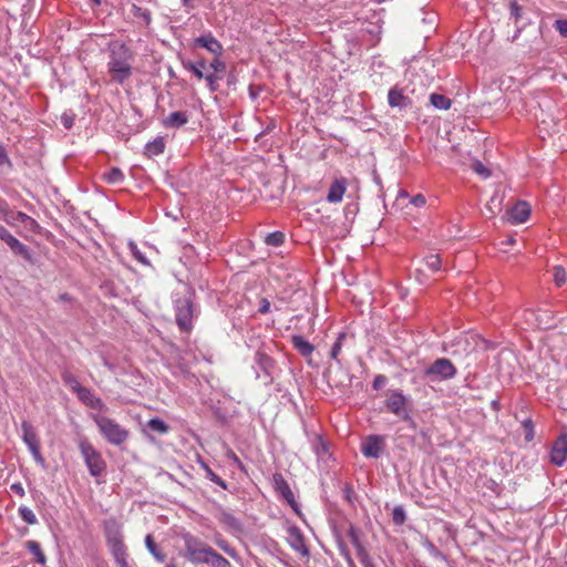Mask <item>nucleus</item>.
<instances>
[{"label":"nucleus","mask_w":567,"mask_h":567,"mask_svg":"<svg viewBox=\"0 0 567 567\" xmlns=\"http://www.w3.org/2000/svg\"><path fill=\"white\" fill-rule=\"evenodd\" d=\"M109 52L107 68L111 79L118 84H123L132 75L134 54L128 47L121 42L111 43Z\"/></svg>","instance_id":"1"},{"label":"nucleus","mask_w":567,"mask_h":567,"mask_svg":"<svg viewBox=\"0 0 567 567\" xmlns=\"http://www.w3.org/2000/svg\"><path fill=\"white\" fill-rule=\"evenodd\" d=\"M195 292L187 289L185 293L174 296V309L176 323L181 331L190 332L194 318L197 316V309L194 302Z\"/></svg>","instance_id":"2"},{"label":"nucleus","mask_w":567,"mask_h":567,"mask_svg":"<svg viewBox=\"0 0 567 567\" xmlns=\"http://www.w3.org/2000/svg\"><path fill=\"white\" fill-rule=\"evenodd\" d=\"M93 420L102 436L112 445L120 446L125 443L130 436L128 430L123 427L115 420L96 414Z\"/></svg>","instance_id":"3"},{"label":"nucleus","mask_w":567,"mask_h":567,"mask_svg":"<svg viewBox=\"0 0 567 567\" xmlns=\"http://www.w3.org/2000/svg\"><path fill=\"white\" fill-rule=\"evenodd\" d=\"M102 528L111 555L127 550L124 543L123 525L115 517L104 519Z\"/></svg>","instance_id":"4"},{"label":"nucleus","mask_w":567,"mask_h":567,"mask_svg":"<svg viewBox=\"0 0 567 567\" xmlns=\"http://www.w3.org/2000/svg\"><path fill=\"white\" fill-rule=\"evenodd\" d=\"M385 410L400 420H410L411 400L400 389H389L385 392Z\"/></svg>","instance_id":"5"},{"label":"nucleus","mask_w":567,"mask_h":567,"mask_svg":"<svg viewBox=\"0 0 567 567\" xmlns=\"http://www.w3.org/2000/svg\"><path fill=\"white\" fill-rule=\"evenodd\" d=\"M185 557L194 565L208 564L214 551L208 544L187 534L184 537Z\"/></svg>","instance_id":"6"},{"label":"nucleus","mask_w":567,"mask_h":567,"mask_svg":"<svg viewBox=\"0 0 567 567\" xmlns=\"http://www.w3.org/2000/svg\"><path fill=\"white\" fill-rule=\"evenodd\" d=\"M79 449L90 474L94 477L101 476L106 470L101 453L87 440H81Z\"/></svg>","instance_id":"7"},{"label":"nucleus","mask_w":567,"mask_h":567,"mask_svg":"<svg viewBox=\"0 0 567 567\" xmlns=\"http://www.w3.org/2000/svg\"><path fill=\"white\" fill-rule=\"evenodd\" d=\"M455 374L456 368L446 358L436 359L424 370V375L431 381L449 380L454 378Z\"/></svg>","instance_id":"8"},{"label":"nucleus","mask_w":567,"mask_h":567,"mask_svg":"<svg viewBox=\"0 0 567 567\" xmlns=\"http://www.w3.org/2000/svg\"><path fill=\"white\" fill-rule=\"evenodd\" d=\"M272 486L276 493H278L290 505L293 512L300 514L299 505L295 495L281 473H275L272 475Z\"/></svg>","instance_id":"9"},{"label":"nucleus","mask_w":567,"mask_h":567,"mask_svg":"<svg viewBox=\"0 0 567 567\" xmlns=\"http://www.w3.org/2000/svg\"><path fill=\"white\" fill-rule=\"evenodd\" d=\"M22 440L29 447L31 454L37 461L43 462V457L40 452V442L35 429L28 421L21 423Z\"/></svg>","instance_id":"10"},{"label":"nucleus","mask_w":567,"mask_h":567,"mask_svg":"<svg viewBox=\"0 0 567 567\" xmlns=\"http://www.w3.org/2000/svg\"><path fill=\"white\" fill-rule=\"evenodd\" d=\"M549 460L556 466H561L567 460V433H561L549 452Z\"/></svg>","instance_id":"11"},{"label":"nucleus","mask_w":567,"mask_h":567,"mask_svg":"<svg viewBox=\"0 0 567 567\" xmlns=\"http://www.w3.org/2000/svg\"><path fill=\"white\" fill-rule=\"evenodd\" d=\"M384 447V439L380 435H369L361 444V452L365 457H380Z\"/></svg>","instance_id":"12"},{"label":"nucleus","mask_w":567,"mask_h":567,"mask_svg":"<svg viewBox=\"0 0 567 567\" xmlns=\"http://www.w3.org/2000/svg\"><path fill=\"white\" fill-rule=\"evenodd\" d=\"M287 542L290 547L302 556H309L305 536L299 527L292 525L287 528Z\"/></svg>","instance_id":"13"},{"label":"nucleus","mask_w":567,"mask_h":567,"mask_svg":"<svg viewBox=\"0 0 567 567\" xmlns=\"http://www.w3.org/2000/svg\"><path fill=\"white\" fill-rule=\"evenodd\" d=\"M0 239L3 240L14 252L23 257L24 259H30L29 248L20 243L16 237H13L10 231L2 225H0Z\"/></svg>","instance_id":"14"},{"label":"nucleus","mask_w":567,"mask_h":567,"mask_svg":"<svg viewBox=\"0 0 567 567\" xmlns=\"http://www.w3.org/2000/svg\"><path fill=\"white\" fill-rule=\"evenodd\" d=\"M509 220L513 224L525 223L530 215V206L527 202H517L509 210Z\"/></svg>","instance_id":"15"},{"label":"nucleus","mask_w":567,"mask_h":567,"mask_svg":"<svg viewBox=\"0 0 567 567\" xmlns=\"http://www.w3.org/2000/svg\"><path fill=\"white\" fill-rule=\"evenodd\" d=\"M194 43L195 47L204 48L215 56H220L223 53V45L212 35V33L195 39Z\"/></svg>","instance_id":"16"},{"label":"nucleus","mask_w":567,"mask_h":567,"mask_svg":"<svg viewBox=\"0 0 567 567\" xmlns=\"http://www.w3.org/2000/svg\"><path fill=\"white\" fill-rule=\"evenodd\" d=\"M346 189H347V179L346 178H337L334 179V182L331 184L330 188H329V192H328V195H327V200L329 203H340L343 198V195L346 193Z\"/></svg>","instance_id":"17"},{"label":"nucleus","mask_w":567,"mask_h":567,"mask_svg":"<svg viewBox=\"0 0 567 567\" xmlns=\"http://www.w3.org/2000/svg\"><path fill=\"white\" fill-rule=\"evenodd\" d=\"M388 102L391 107H398L400 110L410 107L412 102L409 96L404 95L401 90L393 87L389 91Z\"/></svg>","instance_id":"18"},{"label":"nucleus","mask_w":567,"mask_h":567,"mask_svg":"<svg viewBox=\"0 0 567 567\" xmlns=\"http://www.w3.org/2000/svg\"><path fill=\"white\" fill-rule=\"evenodd\" d=\"M76 395L80 401H82L84 404H86L91 409L103 410L105 408L104 402L100 398H96L93 394V392L87 388L83 386L82 389H80V391L76 393Z\"/></svg>","instance_id":"19"},{"label":"nucleus","mask_w":567,"mask_h":567,"mask_svg":"<svg viewBox=\"0 0 567 567\" xmlns=\"http://www.w3.org/2000/svg\"><path fill=\"white\" fill-rule=\"evenodd\" d=\"M255 362L259 367V369L265 373L268 379L266 383L272 382V370L275 368L274 360L265 353L257 352L255 355Z\"/></svg>","instance_id":"20"},{"label":"nucleus","mask_w":567,"mask_h":567,"mask_svg":"<svg viewBox=\"0 0 567 567\" xmlns=\"http://www.w3.org/2000/svg\"><path fill=\"white\" fill-rule=\"evenodd\" d=\"M216 517H217L218 522L221 525H224L226 528L236 530V532L241 530L240 520L237 517H235V515L229 513L228 511H226L224 508H219Z\"/></svg>","instance_id":"21"},{"label":"nucleus","mask_w":567,"mask_h":567,"mask_svg":"<svg viewBox=\"0 0 567 567\" xmlns=\"http://www.w3.org/2000/svg\"><path fill=\"white\" fill-rule=\"evenodd\" d=\"M347 535H348L351 544L355 547L357 555H358L359 559L367 560L368 550L361 543L360 530L357 527H354L353 525H350V527L347 532Z\"/></svg>","instance_id":"22"},{"label":"nucleus","mask_w":567,"mask_h":567,"mask_svg":"<svg viewBox=\"0 0 567 567\" xmlns=\"http://www.w3.org/2000/svg\"><path fill=\"white\" fill-rule=\"evenodd\" d=\"M188 122V116L186 112L177 111L171 113L167 117H165L162 122V124L165 127H181L185 125Z\"/></svg>","instance_id":"23"},{"label":"nucleus","mask_w":567,"mask_h":567,"mask_svg":"<svg viewBox=\"0 0 567 567\" xmlns=\"http://www.w3.org/2000/svg\"><path fill=\"white\" fill-rule=\"evenodd\" d=\"M145 546L151 555L158 561L164 563L166 560V555L155 543L152 534H147L145 537Z\"/></svg>","instance_id":"24"},{"label":"nucleus","mask_w":567,"mask_h":567,"mask_svg":"<svg viewBox=\"0 0 567 567\" xmlns=\"http://www.w3.org/2000/svg\"><path fill=\"white\" fill-rule=\"evenodd\" d=\"M291 342L295 349L303 357L310 355L315 350L313 346L301 336H292Z\"/></svg>","instance_id":"25"},{"label":"nucleus","mask_w":567,"mask_h":567,"mask_svg":"<svg viewBox=\"0 0 567 567\" xmlns=\"http://www.w3.org/2000/svg\"><path fill=\"white\" fill-rule=\"evenodd\" d=\"M183 66L185 70L192 72L197 79H204V70L206 69V62L204 60H199L198 62L192 61H183Z\"/></svg>","instance_id":"26"},{"label":"nucleus","mask_w":567,"mask_h":567,"mask_svg":"<svg viewBox=\"0 0 567 567\" xmlns=\"http://www.w3.org/2000/svg\"><path fill=\"white\" fill-rule=\"evenodd\" d=\"M164 150H165V143H164L163 137H157L154 141L148 142L146 144L145 154L151 157V156L162 154L164 152Z\"/></svg>","instance_id":"27"},{"label":"nucleus","mask_w":567,"mask_h":567,"mask_svg":"<svg viewBox=\"0 0 567 567\" xmlns=\"http://www.w3.org/2000/svg\"><path fill=\"white\" fill-rule=\"evenodd\" d=\"M25 547L34 556V560L39 564L44 565L47 561L45 555L40 546V544L35 540H28L25 543Z\"/></svg>","instance_id":"28"},{"label":"nucleus","mask_w":567,"mask_h":567,"mask_svg":"<svg viewBox=\"0 0 567 567\" xmlns=\"http://www.w3.org/2000/svg\"><path fill=\"white\" fill-rule=\"evenodd\" d=\"M430 102L437 110H449L452 104L449 97L439 93H432L430 95Z\"/></svg>","instance_id":"29"},{"label":"nucleus","mask_w":567,"mask_h":567,"mask_svg":"<svg viewBox=\"0 0 567 567\" xmlns=\"http://www.w3.org/2000/svg\"><path fill=\"white\" fill-rule=\"evenodd\" d=\"M202 467L204 468L206 473V477L212 481L213 483L220 486L223 489L228 488V484L226 481H224L220 476H218L206 463H202Z\"/></svg>","instance_id":"30"},{"label":"nucleus","mask_w":567,"mask_h":567,"mask_svg":"<svg viewBox=\"0 0 567 567\" xmlns=\"http://www.w3.org/2000/svg\"><path fill=\"white\" fill-rule=\"evenodd\" d=\"M147 427L156 433L165 434L168 432L169 426L161 419L153 417L147 422Z\"/></svg>","instance_id":"31"},{"label":"nucleus","mask_w":567,"mask_h":567,"mask_svg":"<svg viewBox=\"0 0 567 567\" xmlns=\"http://www.w3.org/2000/svg\"><path fill=\"white\" fill-rule=\"evenodd\" d=\"M62 380L66 386H69L74 393H78L83 386L80 384L75 375L70 372L62 374Z\"/></svg>","instance_id":"32"},{"label":"nucleus","mask_w":567,"mask_h":567,"mask_svg":"<svg viewBox=\"0 0 567 567\" xmlns=\"http://www.w3.org/2000/svg\"><path fill=\"white\" fill-rule=\"evenodd\" d=\"M284 241H285V235L281 231L269 233L265 237V243L268 246H272V247H279L284 244Z\"/></svg>","instance_id":"33"},{"label":"nucleus","mask_w":567,"mask_h":567,"mask_svg":"<svg viewBox=\"0 0 567 567\" xmlns=\"http://www.w3.org/2000/svg\"><path fill=\"white\" fill-rule=\"evenodd\" d=\"M210 567H231V564L218 554L215 549L209 558L208 564Z\"/></svg>","instance_id":"34"},{"label":"nucleus","mask_w":567,"mask_h":567,"mask_svg":"<svg viewBox=\"0 0 567 567\" xmlns=\"http://www.w3.org/2000/svg\"><path fill=\"white\" fill-rule=\"evenodd\" d=\"M105 179L107 183L110 184H121L123 181H124V174L123 172L117 168V167H113L106 175H105Z\"/></svg>","instance_id":"35"},{"label":"nucleus","mask_w":567,"mask_h":567,"mask_svg":"<svg viewBox=\"0 0 567 567\" xmlns=\"http://www.w3.org/2000/svg\"><path fill=\"white\" fill-rule=\"evenodd\" d=\"M19 515L21 519L30 525H34L38 523L37 516L33 511L27 506H21L19 508Z\"/></svg>","instance_id":"36"},{"label":"nucleus","mask_w":567,"mask_h":567,"mask_svg":"<svg viewBox=\"0 0 567 567\" xmlns=\"http://www.w3.org/2000/svg\"><path fill=\"white\" fill-rule=\"evenodd\" d=\"M128 249L131 251V254L133 255V257L138 261L141 262L142 265L144 266H147V267H151V264L150 261L147 260V258L142 254V251L138 249L137 245L133 241H130L128 243Z\"/></svg>","instance_id":"37"},{"label":"nucleus","mask_w":567,"mask_h":567,"mask_svg":"<svg viewBox=\"0 0 567 567\" xmlns=\"http://www.w3.org/2000/svg\"><path fill=\"white\" fill-rule=\"evenodd\" d=\"M338 549L340 551V555L344 558L348 567H357L353 558L351 557L348 546L342 540L338 542Z\"/></svg>","instance_id":"38"},{"label":"nucleus","mask_w":567,"mask_h":567,"mask_svg":"<svg viewBox=\"0 0 567 567\" xmlns=\"http://www.w3.org/2000/svg\"><path fill=\"white\" fill-rule=\"evenodd\" d=\"M112 556H113L114 561L117 567H132V565L128 561V558H130L128 549L123 550V551L112 555Z\"/></svg>","instance_id":"39"},{"label":"nucleus","mask_w":567,"mask_h":567,"mask_svg":"<svg viewBox=\"0 0 567 567\" xmlns=\"http://www.w3.org/2000/svg\"><path fill=\"white\" fill-rule=\"evenodd\" d=\"M424 547L432 557L446 561V556L432 542L426 540Z\"/></svg>","instance_id":"40"},{"label":"nucleus","mask_w":567,"mask_h":567,"mask_svg":"<svg viewBox=\"0 0 567 567\" xmlns=\"http://www.w3.org/2000/svg\"><path fill=\"white\" fill-rule=\"evenodd\" d=\"M425 265L433 272L439 271L440 267H441L440 256L439 255H430V256H427L425 258Z\"/></svg>","instance_id":"41"},{"label":"nucleus","mask_w":567,"mask_h":567,"mask_svg":"<svg viewBox=\"0 0 567 567\" xmlns=\"http://www.w3.org/2000/svg\"><path fill=\"white\" fill-rule=\"evenodd\" d=\"M392 519L395 525L404 524V522L406 519V515H405L403 507H401V506L394 507V509L392 512Z\"/></svg>","instance_id":"42"},{"label":"nucleus","mask_w":567,"mask_h":567,"mask_svg":"<svg viewBox=\"0 0 567 567\" xmlns=\"http://www.w3.org/2000/svg\"><path fill=\"white\" fill-rule=\"evenodd\" d=\"M553 276L555 284H565L567 280V274L565 268L561 266H555L553 269Z\"/></svg>","instance_id":"43"},{"label":"nucleus","mask_w":567,"mask_h":567,"mask_svg":"<svg viewBox=\"0 0 567 567\" xmlns=\"http://www.w3.org/2000/svg\"><path fill=\"white\" fill-rule=\"evenodd\" d=\"M509 12L511 17L515 19V22L517 23L518 20L522 18L523 8L518 4L516 0H512L509 2Z\"/></svg>","instance_id":"44"},{"label":"nucleus","mask_w":567,"mask_h":567,"mask_svg":"<svg viewBox=\"0 0 567 567\" xmlns=\"http://www.w3.org/2000/svg\"><path fill=\"white\" fill-rule=\"evenodd\" d=\"M346 338V334L344 333H340L338 339L336 340V342L333 343L332 348H331V352H330V357L334 360H338V355L341 351V348H342V341L343 339Z\"/></svg>","instance_id":"45"},{"label":"nucleus","mask_w":567,"mask_h":567,"mask_svg":"<svg viewBox=\"0 0 567 567\" xmlns=\"http://www.w3.org/2000/svg\"><path fill=\"white\" fill-rule=\"evenodd\" d=\"M501 202H502V197H498L497 194H495L491 198V200L487 203L485 208H486V210H488L491 216H494L496 214L495 208L499 209Z\"/></svg>","instance_id":"46"},{"label":"nucleus","mask_w":567,"mask_h":567,"mask_svg":"<svg viewBox=\"0 0 567 567\" xmlns=\"http://www.w3.org/2000/svg\"><path fill=\"white\" fill-rule=\"evenodd\" d=\"M209 68L213 69V74L216 75L226 71V64L219 59V56H215V59L210 62Z\"/></svg>","instance_id":"47"},{"label":"nucleus","mask_w":567,"mask_h":567,"mask_svg":"<svg viewBox=\"0 0 567 567\" xmlns=\"http://www.w3.org/2000/svg\"><path fill=\"white\" fill-rule=\"evenodd\" d=\"M525 440L530 442L534 439V424L530 419L523 421Z\"/></svg>","instance_id":"48"},{"label":"nucleus","mask_w":567,"mask_h":567,"mask_svg":"<svg viewBox=\"0 0 567 567\" xmlns=\"http://www.w3.org/2000/svg\"><path fill=\"white\" fill-rule=\"evenodd\" d=\"M472 168L475 173L483 176L484 178L489 177L491 172L486 168L480 161H474L472 164Z\"/></svg>","instance_id":"49"},{"label":"nucleus","mask_w":567,"mask_h":567,"mask_svg":"<svg viewBox=\"0 0 567 567\" xmlns=\"http://www.w3.org/2000/svg\"><path fill=\"white\" fill-rule=\"evenodd\" d=\"M216 544L227 555H229L230 557H236L235 548L231 547L227 540H225V539H217Z\"/></svg>","instance_id":"50"},{"label":"nucleus","mask_w":567,"mask_h":567,"mask_svg":"<svg viewBox=\"0 0 567 567\" xmlns=\"http://www.w3.org/2000/svg\"><path fill=\"white\" fill-rule=\"evenodd\" d=\"M204 79L206 80L207 85H208L210 92L217 91V89H218L217 82L220 79L218 75H216V74H206L204 76Z\"/></svg>","instance_id":"51"},{"label":"nucleus","mask_w":567,"mask_h":567,"mask_svg":"<svg viewBox=\"0 0 567 567\" xmlns=\"http://www.w3.org/2000/svg\"><path fill=\"white\" fill-rule=\"evenodd\" d=\"M386 383H388V378L383 374H378L373 380L372 386L374 390H381L382 388L385 386Z\"/></svg>","instance_id":"52"},{"label":"nucleus","mask_w":567,"mask_h":567,"mask_svg":"<svg viewBox=\"0 0 567 567\" xmlns=\"http://www.w3.org/2000/svg\"><path fill=\"white\" fill-rule=\"evenodd\" d=\"M556 30L563 35L567 38V20L560 19L555 22Z\"/></svg>","instance_id":"53"},{"label":"nucleus","mask_w":567,"mask_h":567,"mask_svg":"<svg viewBox=\"0 0 567 567\" xmlns=\"http://www.w3.org/2000/svg\"><path fill=\"white\" fill-rule=\"evenodd\" d=\"M226 456H227L228 460H230L239 468H244L243 462L240 461V458L236 455V453L233 450L228 449L227 453H226Z\"/></svg>","instance_id":"54"},{"label":"nucleus","mask_w":567,"mask_h":567,"mask_svg":"<svg viewBox=\"0 0 567 567\" xmlns=\"http://www.w3.org/2000/svg\"><path fill=\"white\" fill-rule=\"evenodd\" d=\"M61 122L63 124V126L65 128H71L74 124V116L73 115H70V114H66L64 113L62 116H61Z\"/></svg>","instance_id":"55"},{"label":"nucleus","mask_w":567,"mask_h":567,"mask_svg":"<svg viewBox=\"0 0 567 567\" xmlns=\"http://www.w3.org/2000/svg\"><path fill=\"white\" fill-rule=\"evenodd\" d=\"M134 10H135V12H134L135 16L143 18L146 21V23L151 22V14L147 10H142L141 8H138L136 6H134Z\"/></svg>","instance_id":"56"},{"label":"nucleus","mask_w":567,"mask_h":567,"mask_svg":"<svg viewBox=\"0 0 567 567\" xmlns=\"http://www.w3.org/2000/svg\"><path fill=\"white\" fill-rule=\"evenodd\" d=\"M258 311L262 315L268 313L270 311V302L267 298L260 299Z\"/></svg>","instance_id":"57"},{"label":"nucleus","mask_w":567,"mask_h":567,"mask_svg":"<svg viewBox=\"0 0 567 567\" xmlns=\"http://www.w3.org/2000/svg\"><path fill=\"white\" fill-rule=\"evenodd\" d=\"M14 219L20 223H25V221H30L31 224L35 223L34 219H32L30 216H28L27 214H24L22 212H18Z\"/></svg>","instance_id":"58"},{"label":"nucleus","mask_w":567,"mask_h":567,"mask_svg":"<svg viewBox=\"0 0 567 567\" xmlns=\"http://www.w3.org/2000/svg\"><path fill=\"white\" fill-rule=\"evenodd\" d=\"M425 202V197L422 194H417L411 198V204L417 207L423 206Z\"/></svg>","instance_id":"59"},{"label":"nucleus","mask_w":567,"mask_h":567,"mask_svg":"<svg viewBox=\"0 0 567 567\" xmlns=\"http://www.w3.org/2000/svg\"><path fill=\"white\" fill-rule=\"evenodd\" d=\"M3 164H8V166L11 165L4 148L0 146V165Z\"/></svg>","instance_id":"60"},{"label":"nucleus","mask_w":567,"mask_h":567,"mask_svg":"<svg viewBox=\"0 0 567 567\" xmlns=\"http://www.w3.org/2000/svg\"><path fill=\"white\" fill-rule=\"evenodd\" d=\"M276 270H277V268L275 270H272L271 272H272L275 279L278 281L288 280V279H291V277H292L291 274H286L285 271H282L285 276H280V275L276 274Z\"/></svg>","instance_id":"61"},{"label":"nucleus","mask_w":567,"mask_h":567,"mask_svg":"<svg viewBox=\"0 0 567 567\" xmlns=\"http://www.w3.org/2000/svg\"><path fill=\"white\" fill-rule=\"evenodd\" d=\"M11 489H12L13 492H16L17 494H19L20 496H23V495H24V489H23V487L21 486V484H19V483H18V484H12V485H11Z\"/></svg>","instance_id":"62"},{"label":"nucleus","mask_w":567,"mask_h":567,"mask_svg":"<svg viewBox=\"0 0 567 567\" xmlns=\"http://www.w3.org/2000/svg\"><path fill=\"white\" fill-rule=\"evenodd\" d=\"M360 561L363 567H374V564H373L369 553H367V560L360 559Z\"/></svg>","instance_id":"63"},{"label":"nucleus","mask_w":567,"mask_h":567,"mask_svg":"<svg viewBox=\"0 0 567 567\" xmlns=\"http://www.w3.org/2000/svg\"><path fill=\"white\" fill-rule=\"evenodd\" d=\"M373 179L380 187H382L381 178L375 172H373Z\"/></svg>","instance_id":"64"}]
</instances>
